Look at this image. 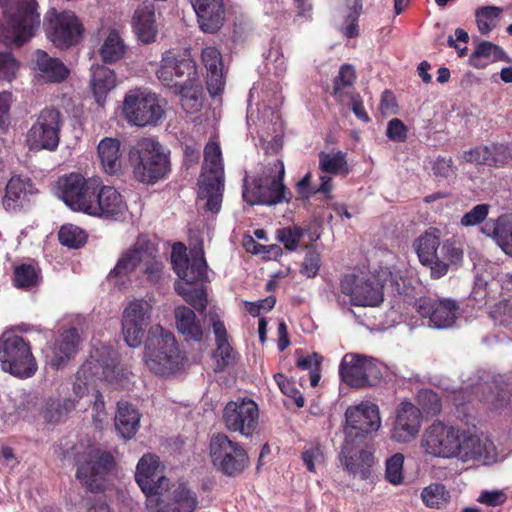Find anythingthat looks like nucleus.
<instances>
[{
  "instance_id": "58836bf2",
  "label": "nucleus",
  "mask_w": 512,
  "mask_h": 512,
  "mask_svg": "<svg viewBox=\"0 0 512 512\" xmlns=\"http://www.w3.org/2000/svg\"><path fill=\"white\" fill-rule=\"evenodd\" d=\"M34 62L41 77L48 82L58 83L69 76V69L64 63L57 58L50 57L43 50H37L34 53Z\"/></svg>"
},
{
  "instance_id": "69168bd1",
  "label": "nucleus",
  "mask_w": 512,
  "mask_h": 512,
  "mask_svg": "<svg viewBox=\"0 0 512 512\" xmlns=\"http://www.w3.org/2000/svg\"><path fill=\"white\" fill-rule=\"evenodd\" d=\"M303 235L304 230L298 226L285 227L277 230V239L290 251H293L298 247Z\"/></svg>"
},
{
  "instance_id": "f3484780",
  "label": "nucleus",
  "mask_w": 512,
  "mask_h": 512,
  "mask_svg": "<svg viewBox=\"0 0 512 512\" xmlns=\"http://www.w3.org/2000/svg\"><path fill=\"white\" fill-rule=\"evenodd\" d=\"M340 376L351 387L372 386L381 377L380 368L372 357L347 353L340 364Z\"/></svg>"
},
{
  "instance_id": "20e7f679",
  "label": "nucleus",
  "mask_w": 512,
  "mask_h": 512,
  "mask_svg": "<svg viewBox=\"0 0 512 512\" xmlns=\"http://www.w3.org/2000/svg\"><path fill=\"white\" fill-rule=\"evenodd\" d=\"M129 161L135 179L153 184L167 176L170 163L160 143L150 138L139 140L129 151Z\"/></svg>"
},
{
  "instance_id": "aec40b11",
  "label": "nucleus",
  "mask_w": 512,
  "mask_h": 512,
  "mask_svg": "<svg viewBox=\"0 0 512 512\" xmlns=\"http://www.w3.org/2000/svg\"><path fill=\"white\" fill-rule=\"evenodd\" d=\"M191 260L186 255L185 246L177 242L173 245L171 262L173 269L181 279L180 283L203 284L208 278V266L202 246L191 251Z\"/></svg>"
},
{
  "instance_id": "4468645a",
  "label": "nucleus",
  "mask_w": 512,
  "mask_h": 512,
  "mask_svg": "<svg viewBox=\"0 0 512 512\" xmlns=\"http://www.w3.org/2000/svg\"><path fill=\"white\" fill-rule=\"evenodd\" d=\"M61 114L56 109H43L27 131L26 145L30 150H55L59 145Z\"/></svg>"
},
{
  "instance_id": "c85d7f7f",
  "label": "nucleus",
  "mask_w": 512,
  "mask_h": 512,
  "mask_svg": "<svg viewBox=\"0 0 512 512\" xmlns=\"http://www.w3.org/2000/svg\"><path fill=\"white\" fill-rule=\"evenodd\" d=\"M126 210L127 205L121 194L114 187L101 184L96 197L93 198L88 215L117 219Z\"/></svg>"
},
{
  "instance_id": "a878e982",
  "label": "nucleus",
  "mask_w": 512,
  "mask_h": 512,
  "mask_svg": "<svg viewBox=\"0 0 512 512\" xmlns=\"http://www.w3.org/2000/svg\"><path fill=\"white\" fill-rule=\"evenodd\" d=\"M356 441L345 440L339 454L342 467L349 474L360 479H367L371 474V468L375 463L372 452L358 449Z\"/></svg>"
},
{
  "instance_id": "13d9d810",
  "label": "nucleus",
  "mask_w": 512,
  "mask_h": 512,
  "mask_svg": "<svg viewBox=\"0 0 512 512\" xmlns=\"http://www.w3.org/2000/svg\"><path fill=\"white\" fill-rule=\"evenodd\" d=\"M74 408L75 400H53L47 404L45 418L50 422H59Z\"/></svg>"
},
{
  "instance_id": "39448f33",
  "label": "nucleus",
  "mask_w": 512,
  "mask_h": 512,
  "mask_svg": "<svg viewBox=\"0 0 512 512\" xmlns=\"http://www.w3.org/2000/svg\"><path fill=\"white\" fill-rule=\"evenodd\" d=\"M152 338L146 348L145 363L155 374L167 376L180 370L184 357L172 332L161 325L151 328Z\"/></svg>"
},
{
  "instance_id": "37998d69",
  "label": "nucleus",
  "mask_w": 512,
  "mask_h": 512,
  "mask_svg": "<svg viewBox=\"0 0 512 512\" xmlns=\"http://www.w3.org/2000/svg\"><path fill=\"white\" fill-rule=\"evenodd\" d=\"M127 47L116 30H111L99 48V55L105 64L120 61L126 54Z\"/></svg>"
},
{
  "instance_id": "680f3d73",
  "label": "nucleus",
  "mask_w": 512,
  "mask_h": 512,
  "mask_svg": "<svg viewBox=\"0 0 512 512\" xmlns=\"http://www.w3.org/2000/svg\"><path fill=\"white\" fill-rule=\"evenodd\" d=\"M418 403L421 407V415H436L441 411V402L438 395L429 389H424L418 394Z\"/></svg>"
},
{
  "instance_id": "603ef678",
  "label": "nucleus",
  "mask_w": 512,
  "mask_h": 512,
  "mask_svg": "<svg viewBox=\"0 0 512 512\" xmlns=\"http://www.w3.org/2000/svg\"><path fill=\"white\" fill-rule=\"evenodd\" d=\"M147 257L143 258L142 271L147 280L152 283H158L162 278L163 264L158 259L155 245L149 241L147 246Z\"/></svg>"
},
{
  "instance_id": "dca6fc26",
  "label": "nucleus",
  "mask_w": 512,
  "mask_h": 512,
  "mask_svg": "<svg viewBox=\"0 0 512 512\" xmlns=\"http://www.w3.org/2000/svg\"><path fill=\"white\" fill-rule=\"evenodd\" d=\"M223 422L231 432H238L244 437L252 436L259 426L257 403L249 398L228 402L223 410Z\"/></svg>"
},
{
  "instance_id": "e2e57ef3",
  "label": "nucleus",
  "mask_w": 512,
  "mask_h": 512,
  "mask_svg": "<svg viewBox=\"0 0 512 512\" xmlns=\"http://www.w3.org/2000/svg\"><path fill=\"white\" fill-rule=\"evenodd\" d=\"M19 68L20 63L11 52H0V81L11 82Z\"/></svg>"
},
{
  "instance_id": "a211bd4d",
  "label": "nucleus",
  "mask_w": 512,
  "mask_h": 512,
  "mask_svg": "<svg viewBox=\"0 0 512 512\" xmlns=\"http://www.w3.org/2000/svg\"><path fill=\"white\" fill-rule=\"evenodd\" d=\"M152 315V305L144 299L130 301L122 314V335L131 348L139 347Z\"/></svg>"
},
{
  "instance_id": "338daca9",
  "label": "nucleus",
  "mask_w": 512,
  "mask_h": 512,
  "mask_svg": "<svg viewBox=\"0 0 512 512\" xmlns=\"http://www.w3.org/2000/svg\"><path fill=\"white\" fill-rule=\"evenodd\" d=\"M350 12L346 16V25L342 28L345 36L352 38L358 35L357 20L362 10L360 0H351Z\"/></svg>"
},
{
  "instance_id": "1a4fd4ad",
  "label": "nucleus",
  "mask_w": 512,
  "mask_h": 512,
  "mask_svg": "<svg viewBox=\"0 0 512 512\" xmlns=\"http://www.w3.org/2000/svg\"><path fill=\"white\" fill-rule=\"evenodd\" d=\"M391 276L388 269L367 276L345 275L340 282L341 292L354 306L375 307L384 300L383 287Z\"/></svg>"
},
{
  "instance_id": "bb28decb",
  "label": "nucleus",
  "mask_w": 512,
  "mask_h": 512,
  "mask_svg": "<svg viewBox=\"0 0 512 512\" xmlns=\"http://www.w3.org/2000/svg\"><path fill=\"white\" fill-rule=\"evenodd\" d=\"M421 411L410 402H402L396 412V420L391 432L393 440L407 443L415 439L421 427Z\"/></svg>"
},
{
  "instance_id": "0eeeda50",
  "label": "nucleus",
  "mask_w": 512,
  "mask_h": 512,
  "mask_svg": "<svg viewBox=\"0 0 512 512\" xmlns=\"http://www.w3.org/2000/svg\"><path fill=\"white\" fill-rule=\"evenodd\" d=\"M122 112L131 125L156 126L165 114L164 100L146 88L131 89L124 96Z\"/></svg>"
},
{
  "instance_id": "6ab92c4d",
  "label": "nucleus",
  "mask_w": 512,
  "mask_h": 512,
  "mask_svg": "<svg viewBox=\"0 0 512 512\" xmlns=\"http://www.w3.org/2000/svg\"><path fill=\"white\" fill-rule=\"evenodd\" d=\"M198 75L195 62L174 51H166L162 54L159 67L156 70L157 79L170 89L179 90V86L185 81H192Z\"/></svg>"
},
{
  "instance_id": "4be33fe9",
  "label": "nucleus",
  "mask_w": 512,
  "mask_h": 512,
  "mask_svg": "<svg viewBox=\"0 0 512 512\" xmlns=\"http://www.w3.org/2000/svg\"><path fill=\"white\" fill-rule=\"evenodd\" d=\"M163 472L164 466L156 454L147 453L139 459L135 470V481L144 493L146 502L150 496L161 494L162 490L168 488L169 480Z\"/></svg>"
},
{
  "instance_id": "423d86ee",
  "label": "nucleus",
  "mask_w": 512,
  "mask_h": 512,
  "mask_svg": "<svg viewBox=\"0 0 512 512\" xmlns=\"http://www.w3.org/2000/svg\"><path fill=\"white\" fill-rule=\"evenodd\" d=\"M198 186V198L206 201L204 208L218 213L224 191V168L220 147L215 142H209L204 149V163Z\"/></svg>"
},
{
  "instance_id": "f704fd0d",
  "label": "nucleus",
  "mask_w": 512,
  "mask_h": 512,
  "mask_svg": "<svg viewBox=\"0 0 512 512\" xmlns=\"http://www.w3.org/2000/svg\"><path fill=\"white\" fill-rule=\"evenodd\" d=\"M98 157L105 173L116 175L122 169V153L120 141L116 138L106 137L97 147Z\"/></svg>"
},
{
  "instance_id": "ea45409f",
  "label": "nucleus",
  "mask_w": 512,
  "mask_h": 512,
  "mask_svg": "<svg viewBox=\"0 0 512 512\" xmlns=\"http://www.w3.org/2000/svg\"><path fill=\"white\" fill-rule=\"evenodd\" d=\"M132 25L134 32L143 43L153 42L157 34L154 6L144 4L138 8L134 13Z\"/></svg>"
},
{
  "instance_id": "2eb2a0df",
  "label": "nucleus",
  "mask_w": 512,
  "mask_h": 512,
  "mask_svg": "<svg viewBox=\"0 0 512 512\" xmlns=\"http://www.w3.org/2000/svg\"><path fill=\"white\" fill-rule=\"evenodd\" d=\"M45 25L48 39L61 49L79 43L84 30L82 23L72 11L57 13L52 10L46 15Z\"/></svg>"
},
{
  "instance_id": "5fc2aeb1",
  "label": "nucleus",
  "mask_w": 512,
  "mask_h": 512,
  "mask_svg": "<svg viewBox=\"0 0 512 512\" xmlns=\"http://www.w3.org/2000/svg\"><path fill=\"white\" fill-rule=\"evenodd\" d=\"M39 271L30 264L17 266L14 271L15 286L21 289H30L38 285Z\"/></svg>"
},
{
  "instance_id": "4d7b16f0",
  "label": "nucleus",
  "mask_w": 512,
  "mask_h": 512,
  "mask_svg": "<svg viewBox=\"0 0 512 512\" xmlns=\"http://www.w3.org/2000/svg\"><path fill=\"white\" fill-rule=\"evenodd\" d=\"M274 380L277 383L280 391L293 402L297 408H302L305 405V399L302 393L297 389L295 383L288 379L282 373H276Z\"/></svg>"
},
{
  "instance_id": "2f4dec72",
  "label": "nucleus",
  "mask_w": 512,
  "mask_h": 512,
  "mask_svg": "<svg viewBox=\"0 0 512 512\" xmlns=\"http://www.w3.org/2000/svg\"><path fill=\"white\" fill-rule=\"evenodd\" d=\"M80 337L75 328L64 331L46 354L48 363L59 368L69 360L77 351Z\"/></svg>"
},
{
  "instance_id": "9b49d317",
  "label": "nucleus",
  "mask_w": 512,
  "mask_h": 512,
  "mask_svg": "<svg viewBox=\"0 0 512 512\" xmlns=\"http://www.w3.org/2000/svg\"><path fill=\"white\" fill-rule=\"evenodd\" d=\"M209 455L213 466L229 477L240 475L249 465L245 449L223 433L211 437Z\"/></svg>"
},
{
  "instance_id": "3c124183",
  "label": "nucleus",
  "mask_w": 512,
  "mask_h": 512,
  "mask_svg": "<svg viewBox=\"0 0 512 512\" xmlns=\"http://www.w3.org/2000/svg\"><path fill=\"white\" fill-rule=\"evenodd\" d=\"M423 503L429 508H442L450 500V493L441 483H431L421 492Z\"/></svg>"
},
{
  "instance_id": "f257e3e1",
  "label": "nucleus",
  "mask_w": 512,
  "mask_h": 512,
  "mask_svg": "<svg viewBox=\"0 0 512 512\" xmlns=\"http://www.w3.org/2000/svg\"><path fill=\"white\" fill-rule=\"evenodd\" d=\"M285 167L281 160L265 166L252 179H245L243 199L250 205L272 206L289 203L292 194L284 184Z\"/></svg>"
},
{
  "instance_id": "49530a36",
  "label": "nucleus",
  "mask_w": 512,
  "mask_h": 512,
  "mask_svg": "<svg viewBox=\"0 0 512 512\" xmlns=\"http://www.w3.org/2000/svg\"><path fill=\"white\" fill-rule=\"evenodd\" d=\"M319 169L321 172L331 175L346 176L350 172L346 153L342 151L320 152Z\"/></svg>"
},
{
  "instance_id": "c756f323",
  "label": "nucleus",
  "mask_w": 512,
  "mask_h": 512,
  "mask_svg": "<svg viewBox=\"0 0 512 512\" xmlns=\"http://www.w3.org/2000/svg\"><path fill=\"white\" fill-rule=\"evenodd\" d=\"M475 397L488 409L500 411L512 409V386L496 380L491 383H479L473 387Z\"/></svg>"
},
{
  "instance_id": "09e8293b",
  "label": "nucleus",
  "mask_w": 512,
  "mask_h": 512,
  "mask_svg": "<svg viewBox=\"0 0 512 512\" xmlns=\"http://www.w3.org/2000/svg\"><path fill=\"white\" fill-rule=\"evenodd\" d=\"M32 184L29 179L20 176H13L6 185L4 205L7 208L14 206L18 201L25 199L31 192Z\"/></svg>"
},
{
  "instance_id": "ddd939ff",
  "label": "nucleus",
  "mask_w": 512,
  "mask_h": 512,
  "mask_svg": "<svg viewBox=\"0 0 512 512\" xmlns=\"http://www.w3.org/2000/svg\"><path fill=\"white\" fill-rule=\"evenodd\" d=\"M461 431L459 428L436 421L424 430L420 447L425 454L433 457L456 458Z\"/></svg>"
},
{
  "instance_id": "864d4df0",
  "label": "nucleus",
  "mask_w": 512,
  "mask_h": 512,
  "mask_svg": "<svg viewBox=\"0 0 512 512\" xmlns=\"http://www.w3.org/2000/svg\"><path fill=\"white\" fill-rule=\"evenodd\" d=\"M58 238L62 245L77 249L85 244L87 235L80 227L73 224H66L60 228Z\"/></svg>"
},
{
  "instance_id": "0e129e2a",
  "label": "nucleus",
  "mask_w": 512,
  "mask_h": 512,
  "mask_svg": "<svg viewBox=\"0 0 512 512\" xmlns=\"http://www.w3.org/2000/svg\"><path fill=\"white\" fill-rule=\"evenodd\" d=\"M356 79L355 70L351 65H343L334 81L333 96L340 99L346 88L351 87Z\"/></svg>"
},
{
  "instance_id": "7ed1b4c3",
  "label": "nucleus",
  "mask_w": 512,
  "mask_h": 512,
  "mask_svg": "<svg viewBox=\"0 0 512 512\" xmlns=\"http://www.w3.org/2000/svg\"><path fill=\"white\" fill-rule=\"evenodd\" d=\"M107 358L99 359L92 354L91 360L84 363L78 370L73 384V392L81 399L88 394L89 387L96 379L107 382L115 388L124 387L129 383V371L117 364V358L111 355V350L103 347Z\"/></svg>"
},
{
  "instance_id": "7c9ffc66",
  "label": "nucleus",
  "mask_w": 512,
  "mask_h": 512,
  "mask_svg": "<svg viewBox=\"0 0 512 512\" xmlns=\"http://www.w3.org/2000/svg\"><path fill=\"white\" fill-rule=\"evenodd\" d=\"M191 4L203 32L215 33L223 26L225 8L222 0H191Z\"/></svg>"
},
{
  "instance_id": "a19ab883",
  "label": "nucleus",
  "mask_w": 512,
  "mask_h": 512,
  "mask_svg": "<svg viewBox=\"0 0 512 512\" xmlns=\"http://www.w3.org/2000/svg\"><path fill=\"white\" fill-rule=\"evenodd\" d=\"M213 333L217 345L213 357L216 362V370L220 371L234 363L236 352L228 342L227 331L222 321L217 320L213 322Z\"/></svg>"
},
{
  "instance_id": "774afa93",
  "label": "nucleus",
  "mask_w": 512,
  "mask_h": 512,
  "mask_svg": "<svg viewBox=\"0 0 512 512\" xmlns=\"http://www.w3.org/2000/svg\"><path fill=\"white\" fill-rule=\"evenodd\" d=\"M508 494L506 489L482 490L477 502L490 507L502 506L506 503Z\"/></svg>"
},
{
  "instance_id": "6e6d98bb",
  "label": "nucleus",
  "mask_w": 512,
  "mask_h": 512,
  "mask_svg": "<svg viewBox=\"0 0 512 512\" xmlns=\"http://www.w3.org/2000/svg\"><path fill=\"white\" fill-rule=\"evenodd\" d=\"M502 9L496 6L481 7L476 11L477 26L481 34H488L497 25Z\"/></svg>"
},
{
  "instance_id": "393cba45",
  "label": "nucleus",
  "mask_w": 512,
  "mask_h": 512,
  "mask_svg": "<svg viewBox=\"0 0 512 512\" xmlns=\"http://www.w3.org/2000/svg\"><path fill=\"white\" fill-rule=\"evenodd\" d=\"M460 447L456 458L463 461H478L484 465L497 461L498 453L494 443L488 438H482L468 431H461Z\"/></svg>"
},
{
  "instance_id": "4c0bfd02",
  "label": "nucleus",
  "mask_w": 512,
  "mask_h": 512,
  "mask_svg": "<svg viewBox=\"0 0 512 512\" xmlns=\"http://www.w3.org/2000/svg\"><path fill=\"white\" fill-rule=\"evenodd\" d=\"M506 152L507 148L502 144L479 146L465 152L464 159L472 164L499 166L505 162Z\"/></svg>"
},
{
  "instance_id": "79ce46f5",
  "label": "nucleus",
  "mask_w": 512,
  "mask_h": 512,
  "mask_svg": "<svg viewBox=\"0 0 512 512\" xmlns=\"http://www.w3.org/2000/svg\"><path fill=\"white\" fill-rule=\"evenodd\" d=\"M175 93L180 96L181 106L186 113L194 114L202 108L203 88L199 80V75L192 81H185L179 86Z\"/></svg>"
},
{
  "instance_id": "6e6552de",
  "label": "nucleus",
  "mask_w": 512,
  "mask_h": 512,
  "mask_svg": "<svg viewBox=\"0 0 512 512\" xmlns=\"http://www.w3.org/2000/svg\"><path fill=\"white\" fill-rule=\"evenodd\" d=\"M0 366L17 378L32 377L38 367L29 341L13 333H3L0 336Z\"/></svg>"
},
{
  "instance_id": "bf43d9fd",
  "label": "nucleus",
  "mask_w": 512,
  "mask_h": 512,
  "mask_svg": "<svg viewBox=\"0 0 512 512\" xmlns=\"http://www.w3.org/2000/svg\"><path fill=\"white\" fill-rule=\"evenodd\" d=\"M404 456L396 453L386 460L385 478L393 485H400L403 482Z\"/></svg>"
},
{
  "instance_id": "c9c22d12",
  "label": "nucleus",
  "mask_w": 512,
  "mask_h": 512,
  "mask_svg": "<svg viewBox=\"0 0 512 512\" xmlns=\"http://www.w3.org/2000/svg\"><path fill=\"white\" fill-rule=\"evenodd\" d=\"M176 328L186 341L200 342L203 330L193 310L186 306H178L174 310Z\"/></svg>"
},
{
  "instance_id": "8fccbe9b",
  "label": "nucleus",
  "mask_w": 512,
  "mask_h": 512,
  "mask_svg": "<svg viewBox=\"0 0 512 512\" xmlns=\"http://www.w3.org/2000/svg\"><path fill=\"white\" fill-rule=\"evenodd\" d=\"M320 185L315 187L312 185V174L307 173L301 180H299L296 184V191L301 199H309L311 196L324 193L328 194L331 192L333 185L332 179L330 176L321 175L320 176Z\"/></svg>"
},
{
  "instance_id": "f8f14e48",
  "label": "nucleus",
  "mask_w": 512,
  "mask_h": 512,
  "mask_svg": "<svg viewBox=\"0 0 512 512\" xmlns=\"http://www.w3.org/2000/svg\"><path fill=\"white\" fill-rule=\"evenodd\" d=\"M114 464V458L109 452L89 446L77 455L76 477L88 490L99 491L104 487Z\"/></svg>"
},
{
  "instance_id": "e433bc0d",
  "label": "nucleus",
  "mask_w": 512,
  "mask_h": 512,
  "mask_svg": "<svg viewBox=\"0 0 512 512\" xmlns=\"http://www.w3.org/2000/svg\"><path fill=\"white\" fill-rule=\"evenodd\" d=\"M140 425V414L128 402L120 401L117 404L115 415V428L119 435L129 440L135 436Z\"/></svg>"
},
{
  "instance_id": "5701e85b",
  "label": "nucleus",
  "mask_w": 512,
  "mask_h": 512,
  "mask_svg": "<svg viewBox=\"0 0 512 512\" xmlns=\"http://www.w3.org/2000/svg\"><path fill=\"white\" fill-rule=\"evenodd\" d=\"M415 307L419 315L427 319V325L436 329L452 327L459 313L458 304L449 298H420L416 301Z\"/></svg>"
},
{
  "instance_id": "72a5a7b5",
  "label": "nucleus",
  "mask_w": 512,
  "mask_h": 512,
  "mask_svg": "<svg viewBox=\"0 0 512 512\" xmlns=\"http://www.w3.org/2000/svg\"><path fill=\"white\" fill-rule=\"evenodd\" d=\"M481 231L489 237H492L498 246L507 255L512 256V216L508 214L500 215L495 220L488 221Z\"/></svg>"
},
{
  "instance_id": "052dcab7",
  "label": "nucleus",
  "mask_w": 512,
  "mask_h": 512,
  "mask_svg": "<svg viewBox=\"0 0 512 512\" xmlns=\"http://www.w3.org/2000/svg\"><path fill=\"white\" fill-rule=\"evenodd\" d=\"M297 367L306 370L310 374V384L312 387L318 385L320 381V364L321 357L317 353H313L306 357H299L297 360Z\"/></svg>"
},
{
  "instance_id": "cd10ccee",
  "label": "nucleus",
  "mask_w": 512,
  "mask_h": 512,
  "mask_svg": "<svg viewBox=\"0 0 512 512\" xmlns=\"http://www.w3.org/2000/svg\"><path fill=\"white\" fill-rule=\"evenodd\" d=\"M149 240L144 237H138L136 242L126 250H124L115 267L110 271L108 278L115 279L116 283H125V279L132 274L139 265H142L143 257H147V246Z\"/></svg>"
},
{
  "instance_id": "473e14b6",
  "label": "nucleus",
  "mask_w": 512,
  "mask_h": 512,
  "mask_svg": "<svg viewBox=\"0 0 512 512\" xmlns=\"http://www.w3.org/2000/svg\"><path fill=\"white\" fill-rule=\"evenodd\" d=\"M116 86L117 76L114 70L100 64L91 67L90 89L97 104L103 106L108 94Z\"/></svg>"
},
{
  "instance_id": "f03ea898",
  "label": "nucleus",
  "mask_w": 512,
  "mask_h": 512,
  "mask_svg": "<svg viewBox=\"0 0 512 512\" xmlns=\"http://www.w3.org/2000/svg\"><path fill=\"white\" fill-rule=\"evenodd\" d=\"M40 25V14L34 0H11L4 11L0 39L7 46L20 47L34 35Z\"/></svg>"
},
{
  "instance_id": "c03bdc74",
  "label": "nucleus",
  "mask_w": 512,
  "mask_h": 512,
  "mask_svg": "<svg viewBox=\"0 0 512 512\" xmlns=\"http://www.w3.org/2000/svg\"><path fill=\"white\" fill-rule=\"evenodd\" d=\"M505 52L497 45L489 42H480L470 55L469 63L477 69L485 68L489 63L504 59Z\"/></svg>"
},
{
  "instance_id": "9d476101",
  "label": "nucleus",
  "mask_w": 512,
  "mask_h": 512,
  "mask_svg": "<svg viewBox=\"0 0 512 512\" xmlns=\"http://www.w3.org/2000/svg\"><path fill=\"white\" fill-rule=\"evenodd\" d=\"M100 187L98 177L85 178L79 173H70L58 179L56 195L72 210L88 214Z\"/></svg>"
},
{
  "instance_id": "412c9836",
  "label": "nucleus",
  "mask_w": 512,
  "mask_h": 512,
  "mask_svg": "<svg viewBox=\"0 0 512 512\" xmlns=\"http://www.w3.org/2000/svg\"><path fill=\"white\" fill-rule=\"evenodd\" d=\"M345 417V440H361L365 434L376 432L381 426L378 406L370 402L348 407Z\"/></svg>"
},
{
  "instance_id": "b1692460",
  "label": "nucleus",
  "mask_w": 512,
  "mask_h": 512,
  "mask_svg": "<svg viewBox=\"0 0 512 512\" xmlns=\"http://www.w3.org/2000/svg\"><path fill=\"white\" fill-rule=\"evenodd\" d=\"M199 501L197 493L186 482H179L167 500L161 494L150 496L146 507L150 512H194Z\"/></svg>"
},
{
  "instance_id": "a18cd8bd",
  "label": "nucleus",
  "mask_w": 512,
  "mask_h": 512,
  "mask_svg": "<svg viewBox=\"0 0 512 512\" xmlns=\"http://www.w3.org/2000/svg\"><path fill=\"white\" fill-rule=\"evenodd\" d=\"M440 245V231L430 229L422 234L415 243L416 252L421 263L435 261Z\"/></svg>"
},
{
  "instance_id": "de8ad7c7",
  "label": "nucleus",
  "mask_w": 512,
  "mask_h": 512,
  "mask_svg": "<svg viewBox=\"0 0 512 512\" xmlns=\"http://www.w3.org/2000/svg\"><path fill=\"white\" fill-rule=\"evenodd\" d=\"M176 292L198 311H204L207 307V294L203 284L176 283Z\"/></svg>"
}]
</instances>
